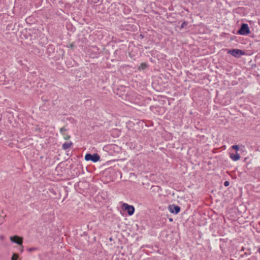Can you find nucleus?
<instances>
[{"label":"nucleus","instance_id":"nucleus-8","mask_svg":"<svg viewBox=\"0 0 260 260\" xmlns=\"http://www.w3.org/2000/svg\"><path fill=\"white\" fill-rule=\"evenodd\" d=\"M230 158L234 161H237L240 158L239 154L237 152L236 153H230Z\"/></svg>","mask_w":260,"mask_h":260},{"label":"nucleus","instance_id":"nucleus-19","mask_svg":"<svg viewBox=\"0 0 260 260\" xmlns=\"http://www.w3.org/2000/svg\"><path fill=\"white\" fill-rule=\"evenodd\" d=\"M170 221H172V219H171V218L170 219Z\"/></svg>","mask_w":260,"mask_h":260},{"label":"nucleus","instance_id":"nucleus-1","mask_svg":"<svg viewBox=\"0 0 260 260\" xmlns=\"http://www.w3.org/2000/svg\"><path fill=\"white\" fill-rule=\"evenodd\" d=\"M251 32L249 26L247 23H242L239 29L237 31V34L246 36Z\"/></svg>","mask_w":260,"mask_h":260},{"label":"nucleus","instance_id":"nucleus-10","mask_svg":"<svg viewBox=\"0 0 260 260\" xmlns=\"http://www.w3.org/2000/svg\"><path fill=\"white\" fill-rule=\"evenodd\" d=\"M54 47L53 45H49L47 48V52L50 55V53L54 52Z\"/></svg>","mask_w":260,"mask_h":260},{"label":"nucleus","instance_id":"nucleus-4","mask_svg":"<svg viewBox=\"0 0 260 260\" xmlns=\"http://www.w3.org/2000/svg\"><path fill=\"white\" fill-rule=\"evenodd\" d=\"M122 207L124 210L127 211L129 215L131 216L134 214L135 209L133 206L129 205L126 203H124L123 204Z\"/></svg>","mask_w":260,"mask_h":260},{"label":"nucleus","instance_id":"nucleus-3","mask_svg":"<svg viewBox=\"0 0 260 260\" xmlns=\"http://www.w3.org/2000/svg\"><path fill=\"white\" fill-rule=\"evenodd\" d=\"M85 159L86 161H91L96 162L100 159V156L98 153L90 154L86 153L85 156Z\"/></svg>","mask_w":260,"mask_h":260},{"label":"nucleus","instance_id":"nucleus-13","mask_svg":"<svg viewBox=\"0 0 260 260\" xmlns=\"http://www.w3.org/2000/svg\"><path fill=\"white\" fill-rule=\"evenodd\" d=\"M27 251H28L29 252H32L34 251H35L36 250H37V248L36 247H31V248H28L27 249Z\"/></svg>","mask_w":260,"mask_h":260},{"label":"nucleus","instance_id":"nucleus-12","mask_svg":"<svg viewBox=\"0 0 260 260\" xmlns=\"http://www.w3.org/2000/svg\"><path fill=\"white\" fill-rule=\"evenodd\" d=\"M18 257V254H17L16 253H13V254L11 257V260H17Z\"/></svg>","mask_w":260,"mask_h":260},{"label":"nucleus","instance_id":"nucleus-11","mask_svg":"<svg viewBox=\"0 0 260 260\" xmlns=\"http://www.w3.org/2000/svg\"><path fill=\"white\" fill-rule=\"evenodd\" d=\"M148 67V65L147 63H145V62H143L141 64V66H140V68L142 69V70H144L145 69H146L147 67Z\"/></svg>","mask_w":260,"mask_h":260},{"label":"nucleus","instance_id":"nucleus-7","mask_svg":"<svg viewBox=\"0 0 260 260\" xmlns=\"http://www.w3.org/2000/svg\"><path fill=\"white\" fill-rule=\"evenodd\" d=\"M60 133L63 136L64 139L67 140L70 139L71 136L66 133L67 131V129H66L64 127H61L59 129Z\"/></svg>","mask_w":260,"mask_h":260},{"label":"nucleus","instance_id":"nucleus-16","mask_svg":"<svg viewBox=\"0 0 260 260\" xmlns=\"http://www.w3.org/2000/svg\"><path fill=\"white\" fill-rule=\"evenodd\" d=\"M188 24V22H186V21H184L181 24V28H184L185 26H186L187 25V24Z\"/></svg>","mask_w":260,"mask_h":260},{"label":"nucleus","instance_id":"nucleus-14","mask_svg":"<svg viewBox=\"0 0 260 260\" xmlns=\"http://www.w3.org/2000/svg\"><path fill=\"white\" fill-rule=\"evenodd\" d=\"M232 148L233 149L235 150L236 151H238V150H239V146H238V145H233V146H232Z\"/></svg>","mask_w":260,"mask_h":260},{"label":"nucleus","instance_id":"nucleus-15","mask_svg":"<svg viewBox=\"0 0 260 260\" xmlns=\"http://www.w3.org/2000/svg\"><path fill=\"white\" fill-rule=\"evenodd\" d=\"M88 3H92V4H96L98 3L100 0H87Z\"/></svg>","mask_w":260,"mask_h":260},{"label":"nucleus","instance_id":"nucleus-18","mask_svg":"<svg viewBox=\"0 0 260 260\" xmlns=\"http://www.w3.org/2000/svg\"><path fill=\"white\" fill-rule=\"evenodd\" d=\"M257 251H258V252L259 253V254H260V247H259V248H258Z\"/></svg>","mask_w":260,"mask_h":260},{"label":"nucleus","instance_id":"nucleus-9","mask_svg":"<svg viewBox=\"0 0 260 260\" xmlns=\"http://www.w3.org/2000/svg\"><path fill=\"white\" fill-rule=\"evenodd\" d=\"M72 145H73V143L72 142H65L62 144V149L66 150L68 149H69Z\"/></svg>","mask_w":260,"mask_h":260},{"label":"nucleus","instance_id":"nucleus-20","mask_svg":"<svg viewBox=\"0 0 260 260\" xmlns=\"http://www.w3.org/2000/svg\"><path fill=\"white\" fill-rule=\"evenodd\" d=\"M23 251V249H21V252H22Z\"/></svg>","mask_w":260,"mask_h":260},{"label":"nucleus","instance_id":"nucleus-5","mask_svg":"<svg viewBox=\"0 0 260 260\" xmlns=\"http://www.w3.org/2000/svg\"><path fill=\"white\" fill-rule=\"evenodd\" d=\"M168 209L171 213L177 214L180 211V207L175 204L170 205L168 206Z\"/></svg>","mask_w":260,"mask_h":260},{"label":"nucleus","instance_id":"nucleus-17","mask_svg":"<svg viewBox=\"0 0 260 260\" xmlns=\"http://www.w3.org/2000/svg\"><path fill=\"white\" fill-rule=\"evenodd\" d=\"M230 184V183L228 181H225L224 182V185L225 186V187H228Z\"/></svg>","mask_w":260,"mask_h":260},{"label":"nucleus","instance_id":"nucleus-2","mask_svg":"<svg viewBox=\"0 0 260 260\" xmlns=\"http://www.w3.org/2000/svg\"><path fill=\"white\" fill-rule=\"evenodd\" d=\"M228 50V54L236 58H239L241 56L245 54V52L244 51L239 49H232Z\"/></svg>","mask_w":260,"mask_h":260},{"label":"nucleus","instance_id":"nucleus-6","mask_svg":"<svg viewBox=\"0 0 260 260\" xmlns=\"http://www.w3.org/2000/svg\"><path fill=\"white\" fill-rule=\"evenodd\" d=\"M10 240L12 242L16 243L19 245H22L23 243V239L17 235L11 237Z\"/></svg>","mask_w":260,"mask_h":260}]
</instances>
